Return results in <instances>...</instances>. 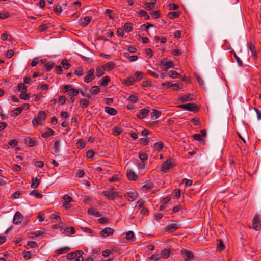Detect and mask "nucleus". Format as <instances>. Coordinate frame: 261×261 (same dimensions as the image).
I'll list each match as a JSON object with an SVG mask.
<instances>
[{"mask_svg": "<svg viewBox=\"0 0 261 261\" xmlns=\"http://www.w3.org/2000/svg\"><path fill=\"white\" fill-rule=\"evenodd\" d=\"M46 117V114L43 111H40L38 115L32 120L33 124L34 126L42 125Z\"/></svg>", "mask_w": 261, "mask_h": 261, "instance_id": "f257e3e1", "label": "nucleus"}, {"mask_svg": "<svg viewBox=\"0 0 261 261\" xmlns=\"http://www.w3.org/2000/svg\"><path fill=\"white\" fill-rule=\"evenodd\" d=\"M174 166V160L172 159H169L162 163L161 171L163 173H166L169 169Z\"/></svg>", "mask_w": 261, "mask_h": 261, "instance_id": "f03ea898", "label": "nucleus"}, {"mask_svg": "<svg viewBox=\"0 0 261 261\" xmlns=\"http://www.w3.org/2000/svg\"><path fill=\"white\" fill-rule=\"evenodd\" d=\"M102 194L109 200H114L116 197L122 198V196L118 194L117 192L112 190H106L102 192Z\"/></svg>", "mask_w": 261, "mask_h": 261, "instance_id": "7ed1b4c3", "label": "nucleus"}, {"mask_svg": "<svg viewBox=\"0 0 261 261\" xmlns=\"http://www.w3.org/2000/svg\"><path fill=\"white\" fill-rule=\"evenodd\" d=\"M252 228L255 230H259L261 228L260 217L258 214H256L253 219Z\"/></svg>", "mask_w": 261, "mask_h": 261, "instance_id": "20e7f679", "label": "nucleus"}, {"mask_svg": "<svg viewBox=\"0 0 261 261\" xmlns=\"http://www.w3.org/2000/svg\"><path fill=\"white\" fill-rule=\"evenodd\" d=\"M181 108L188 110L191 112H198L199 110L198 107L195 104L193 103H186L184 105H182L179 106Z\"/></svg>", "mask_w": 261, "mask_h": 261, "instance_id": "39448f33", "label": "nucleus"}, {"mask_svg": "<svg viewBox=\"0 0 261 261\" xmlns=\"http://www.w3.org/2000/svg\"><path fill=\"white\" fill-rule=\"evenodd\" d=\"M23 219V215L19 212H17L14 216L13 222L14 224L18 225L21 223Z\"/></svg>", "mask_w": 261, "mask_h": 261, "instance_id": "423d86ee", "label": "nucleus"}, {"mask_svg": "<svg viewBox=\"0 0 261 261\" xmlns=\"http://www.w3.org/2000/svg\"><path fill=\"white\" fill-rule=\"evenodd\" d=\"M181 253L183 255V257L185 260H191L194 258L193 253L190 251L182 250L181 251Z\"/></svg>", "mask_w": 261, "mask_h": 261, "instance_id": "0eeeda50", "label": "nucleus"}, {"mask_svg": "<svg viewBox=\"0 0 261 261\" xmlns=\"http://www.w3.org/2000/svg\"><path fill=\"white\" fill-rule=\"evenodd\" d=\"M124 196L128 201H133L137 198L138 193L135 191H130L127 192Z\"/></svg>", "mask_w": 261, "mask_h": 261, "instance_id": "6e6552de", "label": "nucleus"}, {"mask_svg": "<svg viewBox=\"0 0 261 261\" xmlns=\"http://www.w3.org/2000/svg\"><path fill=\"white\" fill-rule=\"evenodd\" d=\"M114 232V230L110 227H107L102 230L100 234L101 237L105 238L110 235H112Z\"/></svg>", "mask_w": 261, "mask_h": 261, "instance_id": "1a4fd4ad", "label": "nucleus"}, {"mask_svg": "<svg viewBox=\"0 0 261 261\" xmlns=\"http://www.w3.org/2000/svg\"><path fill=\"white\" fill-rule=\"evenodd\" d=\"M94 71V69L91 68L87 72V75L84 79V81L86 83H89L93 80Z\"/></svg>", "mask_w": 261, "mask_h": 261, "instance_id": "9d476101", "label": "nucleus"}, {"mask_svg": "<svg viewBox=\"0 0 261 261\" xmlns=\"http://www.w3.org/2000/svg\"><path fill=\"white\" fill-rule=\"evenodd\" d=\"M63 199L65 201L63 204V206L66 209L71 207L70 202L72 201V198L68 195H65L64 196Z\"/></svg>", "mask_w": 261, "mask_h": 261, "instance_id": "9b49d317", "label": "nucleus"}, {"mask_svg": "<svg viewBox=\"0 0 261 261\" xmlns=\"http://www.w3.org/2000/svg\"><path fill=\"white\" fill-rule=\"evenodd\" d=\"M105 71H111L115 68V64L113 62H109L102 65Z\"/></svg>", "mask_w": 261, "mask_h": 261, "instance_id": "f8f14e48", "label": "nucleus"}, {"mask_svg": "<svg viewBox=\"0 0 261 261\" xmlns=\"http://www.w3.org/2000/svg\"><path fill=\"white\" fill-rule=\"evenodd\" d=\"M194 99V95L193 94H186L182 96L180 98L179 100L182 102L191 101Z\"/></svg>", "mask_w": 261, "mask_h": 261, "instance_id": "ddd939ff", "label": "nucleus"}, {"mask_svg": "<svg viewBox=\"0 0 261 261\" xmlns=\"http://www.w3.org/2000/svg\"><path fill=\"white\" fill-rule=\"evenodd\" d=\"M61 231L62 233H66L67 236L73 234L75 232V230L73 227H70L65 229H62Z\"/></svg>", "mask_w": 261, "mask_h": 261, "instance_id": "4468645a", "label": "nucleus"}, {"mask_svg": "<svg viewBox=\"0 0 261 261\" xmlns=\"http://www.w3.org/2000/svg\"><path fill=\"white\" fill-rule=\"evenodd\" d=\"M105 111L112 116L116 115L117 114V111L115 109L108 106L105 107Z\"/></svg>", "mask_w": 261, "mask_h": 261, "instance_id": "2eb2a0df", "label": "nucleus"}, {"mask_svg": "<svg viewBox=\"0 0 261 261\" xmlns=\"http://www.w3.org/2000/svg\"><path fill=\"white\" fill-rule=\"evenodd\" d=\"M44 232L43 229L40 230H34V231L30 233V237L32 238H36L39 236H42L44 234Z\"/></svg>", "mask_w": 261, "mask_h": 261, "instance_id": "dca6fc26", "label": "nucleus"}, {"mask_svg": "<svg viewBox=\"0 0 261 261\" xmlns=\"http://www.w3.org/2000/svg\"><path fill=\"white\" fill-rule=\"evenodd\" d=\"M149 111L147 109H142L141 110L139 113L137 114V117L140 119L145 118L149 113Z\"/></svg>", "mask_w": 261, "mask_h": 261, "instance_id": "f3484780", "label": "nucleus"}, {"mask_svg": "<svg viewBox=\"0 0 261 261\" xmlns=\"http://www.w3.org/2000/svg\"><path fill=\"white\" fill-rule=\"evenodd\" d=\"M25 144L30 147H33L36 145V141L33 138L27 137L24 140Z\"/></svg>", "mask_w": 261, "mask_h": 261, "instance_id": "a211bd4d", "label": "nucleus"}, {"mask_svg": "<svg viewBox=\"0 0 261 261\" xmlns=\"http://www.w3.org/2000/svg\"><path fill=\"white\" fill-rule=\"evenodd\" d=\"M178 228V226L177 224H170L168 225L166 228V231L168 232H172Z\"/></svg>", "mask_w": 261, "mask_h": 261, "instance_id": "6ab92c4d", "label": "nucleus"}, {"mask_svg": "<svg viewBox=\"0 0 261 261\" xmlns=\"http://www.w3.org/2000/svg\"><path fill=\"white\" fill-rule=\"evenodd\" d=\"M170 254V250L169 249H165L160 253V255L161 258L167 259L169 257Z\"/></svg>", "mask_w": 261, "mask_h": 261, "instance_id": "aec40b11", "label": "nucleus"}, {"mask_svg": "<svg viewBox=\"0 0 261 261\" xmlns=\"http://www.w3.org/2000/svg\"><path fill=\"white\" fill-rule=\"evenodd\" d=\"M91 21V18L89 16L85 17L83 19L81 20L80 24L81 25L86 27L88 25Z\"/></svg>", "mask_w": 261, "mask_h": 261, "instance_id": "412c9836", "label": "nucleus"}, {"mask_svg": "<svg viewBox=\"0 0 261 261\" xmlns=\"http://www.w3.org/2000/svg\"><path fill=\"white\" fill-rule=\"evenodd\" d=\"M127 176L129 179L132 180H136L138 179V176L135 173L131 170H128L127 172Z\"/></svg>", "mask_w": 261, "mask_h": 261, "instance_id": "4be33fe9", "label": "nucleus"}, {"mask_svg": "<svg viewBox=\"0 0 261 261\" xmlns=\"http://www.w3.org/2000/svg\"><path fill=\"white\" fill-rule=\"evenodd\" d=\"M40 180L37 177H33L31 180V187L33 189L36 188L39 185Z\"/></svg>", "mask_w": 261, "mask_h": 261, "instance_id": "5701e85b", "label": "nucleus"}, {"mask_svg": "<svg viewBox=\"0 0 261 261\" xmlns=\"http://www.w3.org/2000/svg\"><path fill=\"white\" fill-rule=\"evenodd\" d=\"M54 132L50 128H47L46 131L42 134L41 136L44 138H47L48 137L54 135Z\"/></svg>", "mask_w": 261, "mask_h": 261, "instance_id": "b1692460", "label": "nucleus"}, {"mask_svg": "<svg viewBox=\"0 0 261 261\" xmlns=\"http://www.w3.org/2000/svg\"><path fill=\"white\" fill-rule=\"evenodd\" d=\"M135 82V77H129L125 79L123 83L126 86H130L132 85Z\"/></svg>", "mask_w": 261, "mask_h": 261, "instance_id": "393cba45", "label": "nucleus"}, {"mask_svg": "<svg viewBox=\"0 0 261 261\" xmlns=\"http://www.w3.org/2000/svg\"><path fill=\"white\" fill-rule=\"evenodd\" d=\"M105 69L103 68V66H100V67H98L97 68H96V76L98 77H101V76H102L103 74H104V71H105Z\"/></svg>", "mask_w": 261, "mask_h": 261, "instance_id": "a878e982", "label": "nucleus"}, {"mask_svg": "<svg viewBox=\"0 0 261 261\" xmlns=\"http://www.w3.org/2000/svg\"><path fill=\"white\" fill-rule=\"evenodd\" d=\"M70 250L68 247H64L56 250L55 252L59 255L64 254Z\"/></svg>", "mask_w": 261, "mask_h": 261, "instance_id": "bb28decb", "label": "nucleus"}, {"mask_svg": "<svg viewBox=\"0 0 261 261\" xmlns=\"http://www.w3.org/2000/svg\"><path fill=\"white\" fill-rule=\"evenodd\" d=\"M161 115V112L156 109H154L151 113L152 119L155 120L159 118Z\"/></svg>", "mask_w": 261, "mask_h": 261, "instance_id": "cd10ccee", "label": "nucleus"}, {"mask_svg": "<svg viewBox=\"0 0 261 261\" xmlns=\"http://www.w3.org/2000/svg\"><path fill=\"white\" fill-rule=\"evenodd\" d=\"M143 73L141 71H137L134 73V77H135V81H140L143 77Z\"/></svg>", "mask_w": 261, "mask_h": 261, "instance_id": "c85d7f7f", "label": "nucleus"}, {"mask_svg": "<svg viewBox=\"0 0 261 261\" xmlns=\"http://www.w3.org/2000/svg\"><path fill=\"white\" fill-rule=\"evenodd\" d=\"M156 0H152L150 3H146L145 4L146 5L145 8L148 9V10H150L152 9L154 7V5L156 4Z\"/></svg>", "mask_w": 261, "mask_h": 261, "instance_id": "c756f323", "label": "nucleus"}, {"mask_svg": "<svg viewBox=\"0 0 261 261\" xmlns=\"http://www.w3.org/2000/svg\"><path fill=\"white\" fill-rule=\"evenodd\" d=\"M110 77L108 76H106L101 79L100 85L106 86L108 85V84L110 82Z\"/></svg>", "mask_w": 261, "mask_h": 261, "instance_id": "7c9ffc66", "label": "nucleus"}, {"mask_svg": "<svg viewBox=\"0 0 261 261\" xmlns=\"http://www.w3.org/2000/svg\"><path fill=\"white\" fill-rule=\"evenodd\" d=\"M79 93V91L77 89L71 88L70 89L68 95L69 96L73 97L77 95Z\"/></svg>", "mask_w": 261, "mask_h": 261, "instance_id": "2f4dec72", "label": "nucleus"}, {"mask_svg": "<svg viewBox=\"0 0 261 261\" xmlns=\"http://www.w3.org/2000/svg\"><path fill=\"white\" fill-rule=\"evenodd\" d=\"M88 213L89 214L93 215L94 216H96V217H97L100 216V213L96 211L93 208H89L88 210Z\"/></svg>", "mask_w": 261, "mask_h": 261, "instance_id": "473e14b6", "label": "nucleus"}, {"mask_svg": "<svg viewBox=\"0 0 261 261\" xmlns=\"http://www.w3.org/2000/svg\"><path fill=\"white\" fill-rule=\"evenodd\" d=\"M30 195L31 196H34L35 197L38 198H41L43 197L42 195L39 193L38 191L36 190L31 191Z\"/></svg>", "mask_w": 261, "mask_h": 261, "instance_id": "72a5a7b5", "label": "nucleus"}, {"mask_svg": "<svg viewBox=\"0 0 261 261\" xmlns=\"http://www.w3.org/2000/svg\"><path fill=\"white\" fill-rule=\"evenodd\" d=\"M180 13L178 12H171L168 13L169 17L170 19H174L179 16Z\"/></svg>", "mask_w": 261, "mask_h": 261, "instance_id": "f704fd0d", "label": "nucleus"}, {"mask_svg": "<svg viewBox=\"0 0 261 261\" xmlns=\"http://www.w3.org/2000/svg\"><path fill=\"white\" fill-rule=\"evenodd\" d=\"M161 258V256L160 255V253L154 254L151 255L149 258V260L150 261H156Z\"/></svg>", "mask_w": 261, "mask_h": 261, "instance_id": "c9c22d12", "label": "nucleus"}, {"mask_svg": "<svg viewBox=\"0 0 261 261\" xmlns=\"http://www.w3.org/2000/svg\"><path fill=\"white\" fill-rule=\"evenodd\" d=\"M164 147V144L162 142H156L154 144V148L157 150H160Z\"/></svg>", "mask_w": 261, "mask_h": 261, "instance_id": "e433bc0d", "label": "nucleus"}, {"mask_svg": "<svg viewBox=\"0 0 261 261\" xmlns=\"http://www.w3.org/2000/svg\"><path fill=\"white\" fill-rule=\"evenodd\" d=\"M164 67L163 70L166 72L168 71L169 68L173 67V63L171 61H167V62L165 63V66H164Z\"/></svg>", "mask_w": 261, "mask_h": 261, "instance_id": "4c0bfd02", "label": "nucleus"}, {"mask_svg": "<svg viewBox=\"0 0 261 261\" xmlns=\"http://www.w3.org/2000/svg\"><path fill=\"white\" fill-rule=\"evenodd\" d=\"M100 91L99 88L97 86H94L91 87L90 92L93 94L96 95Z\"/></svg>", "mask_w": 261, "mask_h": 261, "instance_id": "58836bf2", "label": "nucleus"}, {"mask_svg": "<svg viewBox=\"0 0 261 261\" xmlns=\"http://www.w3.org/2000/svg\"><path fill=\"white\" fill-rule=\"evenodd\" d=\"M248 47L249 48L252 55H255L256 54L255 47V45L251 43H249L248 44Z\"/></svg>", "mask_w": 261, "mask_h": 261, "instance_id": "ea45409f", "label": "nucleus"}, {"mask_svg": "<svg viewBox=\"0 0 261 261\" xmlns=\"http://www.w3.org/2000/svg\"><path fill=\"white\" fill-rule=\"evenodd\" d=\"M80 104L82 108H86L88 106L89 102L86 99H83L80 101Z\"/></svg>", "mask_w": 261, "mask_h": 261, "instance_id": "a19ab883", "label": "nucleus"}, {"mask_svg": "<svg viewBox=\"0 0 261 261\" xmlns=\"http://www.w3.org/2000/svg\"><path fill=\"white\" fill-rule=\"evenodd\" d=\"M124 30L127 32H129L131 31L132 30V24L130 23H128V22L124 24Z\"/></svg>", "mask_w": 261, "mask_h": 261, "instance_id": "79ce46f5", "label": "nucleus"}, {"mask_svg": "<svg viewBox=\"0 0 261 261\" xmlns=\"http://www.w3.org/2000/svg\"><path fill=\"white\" fill-rule=\"evenodd\" d=\"M169 76L171 78L175 79L179 76V74L175 71H170L169 72Z\"/></svg>", "mask_w": 261, "mask_h": 261, "instance_id": "37998d69", "label": "nucleus"}, {"mask_svg": "<svg viewBox=\"0 0 261 261\" xmlns=\"http://www.w3.org/2000/svg\"><path fill=\"white\" fill-rule=\"evenodd\" d=\"M217 250L219 251H222L224 249V245L221 240H219V243H218V247L217 248Z\"/></svg>", "mask_w": 261, "mask_h": 261, "instance_id": "c03bdc74", "label": "nucleus"}, {"mask_svg": "<svg viewBox=\"0 0 261 261\" xmlns=\"http://www.w3.org/2000/svg\"><path fill=\"white\" fill-rule=\"evenodd\" d=\"M77 255V253L75 252H73L71 253L67 254L66 257L68 260H72L74 259Z\"/></svg>", "mask_w": 261, "mask_h": 261, "instance_id": "a18cd8bd", "label": "nucleus"}, {"mask_svg": "<svg viewBox=\"0 0 261 261\" xmlns=\"http://www.w3.org/2000/svg\"><path fill=\"white\" fill-rule=\"evenodd\" d=\"M9 17V13L8 12H2L0 13V19H5Z\"/></svg>", "mask_w": 261, "mask_h": 261, "instance_id": "49530a36", "label": "nucleus"}, {"mask_svg": "<svg viewBox=\"0 0 261 261\" xmlns=\"http://www.w3.org/2000/svg\"><path fill=\"white\" fill-rule=\"evenodd\" d=\"M18 90L19 91H25L27 90V86L23 83L19 84L18 85Z\"/></svg>", "mask_w": 261, "mask_h": 261, "instance_id": "de8ad7c7", "label": "nucleus"}, {"mask_svg": "<svg viewBox=\"0 0 261 261\" xmlns=\"http://www.w3.org/2000/svg\"><path fill=\"white\" fill-rule=\"evenodd\" d=\"M54 64L51 62H48L45 65V68L46 71H50L53 67Z\"/></svg>", "mask_w": 261, "mask_h": 261, "instance_id": "09e8293b", "label": "nucleus"}, {"mask_svg": "<svg viewBox=\"0 0 261 261\" xmlns=\"http://www.w3.org/2000/svg\"><path fill=\"white\" fill-rule=\"evenodd\" d=\"M185 183V186L187 187H190L192 184V180L184 178L182 180V183Z\"/></svg>", "mask_w": 261, "mask_h": 261, "instance_id": "8fccbe9b", "label": "nucleus"}, {"mask_svg": "<svg viewBox=\"0 0 261 261\" xmlns=\"http://www.w3.org/2000/svg\"><path fill=\"white\" fill-rule=\"evenodd\" d=\"M60 149V142L56 141L54 143V150L56 153L58 152Z\"/></svg>", "mask_w": 261, "mask_h": 261, "instance_id": "3c124183", "label": "nucleus"}, {"mask_svg": "<svg viewBox=\"0 0 261 261\" xmlns=\"http://www.w3.org/2000/svg\"><path fill=\"white\" fill-rule=\"evenodd\" d=\"M61 64L62 65L63 67L66 69H68L70 66V64L66 60H63L61 62Z\"/></svg>", "mask_w": 261, "mask_h": 261, "instance_id": "603ef678", "label": "nucleus"}, {"mask_svg": "<svg viewBox=\"0 0 261 261\" xmlns=\"http://www.w3.org/2000/svg\"><path fill=\"white\" fill-rule=\"evenodd\" d=\"M20 98L21 99L24 100H27L29 98V96L28 94L25 93V91H23L20 94Z\"/></svg>", "mask_w": 261, "mask_h": 261, "instance_id": "864d4df0", "label": "nucleus"}, {"mask_svg": "<svg viewBox=\"0 0 261 261\" xmlns=\"http://www.w3.org/2000/svg\"><path fill=\"white\" fill-rule=\"evenodd\" d=\"M128 100H129L130 102L135 103L138 100V97L135 95H131L128 98Z\"/></svg>", "mask_w": 261, "mask_h": 261, "instance_id": "5fc2aeb1", "label": "nucleus"}, {"mask_svg": "<svg viewBox=\"0 0 261 261\" xmlns=\"http://www.w3.org/2000/svg\"><path fill=\"white\" fill-rule=\"evenodd\" d=\"M134 237V233L132 231H129L126 233V238L127 240H132Z\"/></svg>", "mask_w": 261, "mask_h": 261, "instance_id": "6e6d98bb", "label": "nucleus"}, {"mask_svg": "<svg viewBox=\"0 0 261 261\" xmlns=\"http://www.w3.org/2000/svg\"><path fill=\"white\" fill-rule=\"evenodd\" d=\"M71 87H72V86L71 85H65L63 88V90H62V92L63 93H66L67 92H69L70 89L72 88Z\"/></svg>", "mask_w": 261, "mask_h": 261, "instance_id": "4d7b16f0", "label": "nucleus"}, {"mask_svg": "<svg viewBox=\"0 0 261 261\" xmlns=\"http://www.w3.org/2000/svg\"><path fill=\"white\" fill-rule=\"evenodd\" d=\"M23 258L25 259H29L31 258L32 254L29 251H25L23 253Z\"/></svg>", "mask_w": 261, "mask_h": 261, "instance_id": "13d9d810", "label": "nucleus"}, {"mask_svg": "<svg viewBox=\"0 0 261 261\" xmlns=\"http://www.w3.org/2000/svg\"><path fill=\"white\" fill-rule=\"evenodd\" d=\"M139 158L142 161L147 160L148 159V155L145 153H139Z\"/></svg>", "mask_w": 261, "mask_h": 261, "instance_id": "bf43d9fd", "label": "nucleus"}, {"mask_svg": "<svg viewBox=\"0 0 261 261\" xmlns=\"http://www.w3.org/2000/svg\"><path fill=\"white\" fill-rule=\"evenodd\" d=\"M233 55L238 65L241 66L243 64V63L240 58L236 55L234 51H233Z\"/></svg>", "mask_w": 261, "mask_h": 261, "instance_id": "052dcab7", "label": "nucleus"}, {"mask_svg": "<svg viewBox=\"0 0 261 261\" xmlns=\"http://www.w3.org/2000/svg\"><path fill=\"white\" fill-rule=\"evenodd\" d=\"M150 15L154 18H158L160 16L159 12L158 11H151L150 12Z\"/></svg>", "mask_w": 261, "mask_h": 261, "instance_id": "680f3d73", "label": "nucleus"}, {"mask_svg": "<svg viewBox=\"0 0 261 261\" xmlns=\"http://www.w3.org/2000/svg\"><path fill=\"white\" fill-rule=\"evenodd\" d=\"M122 132V129L120 127H115L113 133L115 135L117 136L120 135Z\"/></svg>", "mask_w": 261, "mask_h": 261, "instance_id": "e2e57ef3", "label": "nucleus"}, {"mask_svg": "<svg viewBox=\"0 0 261 261\" xmlns=\"http://www.w3.org/2000/svg\"><path fill=\"white\" fill-rule=\"evenodd\" d=\"M174 198L178 199L180 196V191L178 189H175L174 191Z\"/></svg>", "mask_w": 261, "mask_h": 261, "instance_id": "0e129e2a", "label": "nucleus"}, {"mask_svg": "<svg viewBox=\"0 0 261 261\" xmlns=\"http://www.w3.org/2000/svg\"><path fill=\"white\" fill-rule=\"evenodd\" d=\"M193 138H194L195 140L197 141H202L203 140L202 136L199 134L194 135Z\"/></svg>", "mask_w": 261, "mask_h": 261, "instance_id": "69168bd1", "label": "nucleus"}, {"mask_svg": "<svg viewBox=\"0 0 261 261\" xmlns=\"http://www.w3.org/2000/svg\"><path fill=\"white\" fill-rule=\"evenodd\" d=\"M85 172L84 170L80 169L76 173V176L79 178L82 177L84 175Z\"/></svg>", "mask_w": 261, "mask_h": 261, "instance_id": "338daca9", "label": "nucleus"}, {"mask_svg": "<svg viewBox=\"0 0 261 261\" xmlns=\"http://www.w3.org/2000/svg\"><path fill=\"white\" fill-rule=\"evenodd\" d=\"M74 74L78 76L82 75L84 74V71L82 68H79L75 70Z\"/></svg>", "mask_w": 261, "mask_h": 261, "instance_id": "774afa93", "label": "nucleus"}]
</instances>
